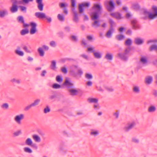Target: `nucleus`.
Instances as JSON below:
<instances>
[{"label":"nucleus","instance_id":"obj_39","mask_svg":"<svg viewBox=\"0 0 157 157\" xmlns=\"http://www.w3.org/2000/svg\"><path fill=\"white\" fill-rule=\"evenodd\" d=\"M88 101L90 103H97L98 101V99L96 98H89Z\"/></svg>","mask_w":157,"mask_h":157},{"label":"nucleus","instance_id":"obj_17","mask_svg":"<svg viewBox=\"0 0 157 157\" xmlns=\"http://www.w3.org/2000/svg\"><path fill=\"white\" fill-rule=\"evenodd\" d=\"M132 90V91L135 93L138 94L140 93V88L138 86H134L133 87Z\"/></svg>","mask_w":157,"mask_h":157},{"label":"nucleus","instance_id":"obj_36","mask_svg":"<svg viewBox=\"0 0 157 157\" xmlns=\"http://www.w3.org/2000/svg\"><path fill=\"white\" fill-rule=\"evenodd\" d=\"M17 20L19 22L24 24L25 21L23 17L22 16H18L17 17Z\"/></svg>","mask_w":157,"mask_h":157},{"label":"nucleus","instance_id":"obj_43","mask_svg":"<svg viewBox=\"0 0 157 157\" xmlns=\"http://www.w3.org/2000/svg\"><path fill=\"white\" fill-rule=\"evenodd\" d=\"M9 105L7 103H4L2 104L1 106V107L3 109H7L9 108Z\"/></svg>","mask_w":157,"mask_h":157},{"label":"nucleus","instance_id":"obj_45","mask_svg":"<svg viewBox=\"0 0 157 157\" xmlns=\"http://www.w3.org/2000/svg\"><path fill=\"white\" fill-rule=\"evenodd\" d=\"M56 80L58 82H61L63 81V79L62 76L58 75L56 77Z\"/></svg>","mask_w":157,"mask_h":157},{"label":"nucleus","instance_id":"obj_60","mask_svg":"<svg viewBox=\"0 0 157 157\" xmlns=\"http://www.w3.org/2000/svg\"><path fill=\"white\" fill-rule=\"evenodd\" d=\"M130 50L131 48L130 47H129L128 48V49L127 48H126L125 49L124 52L123 53L127 55L129 53Z\"/></svg>","mask_w":157,"mask_h":157},{"label":"nucleus","instance_id":"obj_3","mask_svg":"<svg viewBox=\"0 0 157 157\" xmlns=\"http://www.w3.org/2000/svg\"><path fill=\"white\" fill-rule=\"evenodd\" d=\"M90 6V3L89 2H85L80 4L78 5V10L79 13H82L84 10L85 7L88 8Z\"/></svg>","mask_w":157,"mask_h":157},{"label":"nucleus","instance_id":"obj_33","mask_svg":"<svg viewBox=\"0 0 157 157\" xmlns=\"http://www.w3.org/2000/svg\"><path fill=\"white\" fill-rule=\"evenodd\" d=\"M57 18L61 21H64L65 20V17L63 14H59L57 16Z\"/></svg>","mask_w":157,"mask_h":157},{"label":"nucleus","instance_id":"obj_57","mask_svg":"<svg viewBox=\"0 0 157 157\" xmlns=\"http://www.w3.org/2000/svg\"><path fill=\"white\" fill-rule=\"evenodd\" d=\"M83 74V72L81 69H79L78 70V72L77 73V75H78L81 76Z\"/></svg>","mask_w":157,"mask_h":157},{"label":"nucleus","instance_id":"obj_42","mask_svg":"<svg viewBox=\"0 0 157 157\" xmlns=\"http://www.w3.org/2000/svg\"><path fill=\"white\" fill-rule=\"evenodd\" d=\"M56 62L55 61H52V64L51 65V68L52 70H55L56 68Z\"/></svg>","mask_w":157,"mask_h":157},{"label":"nucleus","instance_id":"obj_4","mask_svg":"<svg viewBox=\"0 0 157 157\" xmlns=\"http://www.w3.org/2000/svg\"><path fill=\"white\" fill-rule=\"evenodd\" d=\"M63 85L65 86L68 89L70 88H72L74 87V84L71 82V80L69 78H66Z\"/></svg>","mask_w":157,"mask_h":157},{"label":"nucleus","instance_id":"obj_55","mask_svg":"<svg viewBox=\"0 0 157 157\" xmlns=\"http://www.w3.org/2000/svg\"><path fill=\"white\" fill-rule=\"evenodd\" d=\"M90 134L91 135H94L95 136H97L98 134V131H94L92 130L90 132Z\"/></svg>","mask_w":157,"mask_h":157},{"label":"nucleus","instance_id":"obj_50","mask_svg":"<svg viewBox=\"0 0 157 157\" xmlns=\"http://www.w3.org/2000/svg\"><path fill=\"white\" fill-rule=\"evenodd\" d=\"M21 133V130H19L18 131L15 132L13 133V136H17L19 135Z\"/></svg>","mask_w":157,"mask_h":157},{"label":"nucleus","instance_id":"obj_64","mask_svg":"<svg viewBox=\"0 0 157 157\" xmlns=\"http://www.w3.org/2000/svg\"><path fill=\"white\" fill-rule=\"evenodd\" d=\"M126 30V29L123 27H121L119 28L118 30L121 32H123L125 31Z\"/></svg>","mask_w":157,"mask_h":157},{"label":"nucleus","instance_id":"obj_53","mask_svg":"<svg viewBox=\"0 0 157 157\" xmlns=\"http://www.w3.org/2000/svg\"><path fill=\"white\" fill-rule=\"evenodd\" d=\"M11 81L12 82H15L18 84H20V81L19 79H16L14 78L12 79Z\"/></svg>","mask_w":157,"mask_h":157},{"label":"nucleus","instance_id":"obj_5","mask_svg":"<svg viewBox=\"0 0 157 157\" xmlns=\"http://www.w3.org/2000/svg\"><path fill=\"white\" fill-rule=\"evenodd\" d=\"M13 2L12 6L10 8V10L12 13L17 12L18 10V7L17 6V0H12Z\"/></svg>","mask_w":157,"mask_h":157},{"label":"nucleus","instance_id":"obj_63","mask_svg":"<svg viewBox=\"0 0 157 157\" xmlns=\"http://www.w3.org/2000/svg\"><path fill=\"white\" fill-rule=\"evenodd\" d=\"M56 94L51 95L48 98L50 100H53L56 98Z\"/></svg>","mask_w":157,"mask_h":157},{"label":"nucleus","instance_id":"obj_46","mask_svg":"<svg viewBox=\"0 0 157 157\" xmlns=\"http://www.w3.org/2000/svg\"><path fill=\"white\" fill-rule=\"evenodd\" d=\"M152 10L153 11V13L155 14V15L157 16V7L153 6L152 7Z\"/></svg>","mask_w":157,"mask_h":157},{"label":"nucleus","instance_id":"obj_37","mask_svg":"<svg viewBox=\"0 0 157 157\" xmlns=\"http://www.w3.org/2000/svg\"><path fill=\"white\" fill-rule=\"evenodd\" d=\"M23 150L26 153H31L32 152V151L31 149L28 147H24Z\"/></svg>","mask_w":157,"mask_h":157},{"label":"nucleus","instance_id":"obj_10","mask_svg":"<svg viewBox=\"0 0 157 157\" xmlns=\"http://www.w3.org/2000/svg\"><path fill=\"white\" fill-rule=\"evenodd\" d=\"M110 15L118 20L121 19L123 18V17H121V14L118 12L111 13H110Z\"/></svg>","mask_w":157,"mask_h":157},{"label":"nucleus","instance_id":"obj_1","mask_svg":"<svg viewBox=\"0 0 157 157\" xmlns=\"http://www.w3.org/2000/svg\"><path fill=\"white\" fill-rule=\"evenodd\" d=\"M92 9L94 11L90 14L91 20L94 21L92 24V26L96 28L100 26V22L98 19L99 15L102 13V6L100 3L94 4Z\"/></svg>","mask_w":157,"mask_h":157},{"label":"nucleus","instance_id":"obj_51","mask_svg":"<svg viewBox=\"0 0 157 157\" xmlns=\"http://www.w3.org/2000/svg\"><path fill=\"white\" fill-rule=\"evenodd\" d=\"M85 77L88 79H90L93 78L92 75L90 74L87 73L85 75Z\"/></svg>","mask_w":157,"mask_h":157},{"label":"nucleus","instance_id":"obj_38","mask_svg":"<svg viewBox=\"0 0 157 157\" xmlns=\"http://www.w3.org/2000/svg\"><path fill=\"white\" fill-rule=\"evenodd\" d=\"M132 41L129 38L127 39L125 42V44L128 46H130L132 44Z\"/></svg>","mask_w":157,"mask_h":157},{"label":"nucleus","instance_id":"obj_31","mask_svg":"<svg viewBox=\"0 0 157 157\" xmlns=\"http://www.w3.org/2000/svg\"><path fill=\"white\" fill-rule=\"evenodd\" d=\"M33 141L30 138H28L25 141V144L28 145L30 146L33 144Z\"/></svg>","mask_w":157,"mask_h":157},{"label":"nucleus","instance_id":"obj_24","mask_svg":"<svg viewBox=\"0 0 157 157\" xmlns=\"http://www.w3.org/2000/svg\"><path fill=\"white\" fill-rule=\"evenodd\" d=\"M18 49L16 50L15 51V53L17 54L18 55L20 56H23L24 55V52L20 50V48L19 47H17Z\"/></svg>","mask_w":157,"mask_h":157},{"label":"nucleus","instance_id":"obj_20","mask_svg":"<svg viewBox=\"0 0 157 157\" xmlns=\"http://www.w3.org/2000/svg\"><path fill=\"white\" fill-rule=\"evenodd\" d=\"M132 8L135 10L138 11L140 10V6L138 3H135L132 4Z\"/></svg>","mask_w":157,"mask_h":157},{"label":"nucleus","instance_id":"obj_49","mask_svg":"<svg viewBox=\"0 0 157 157\" xmlns=\"http://www.w3.org/2000/svg\"><path fill=\"white\" fill-rule=\"evenodd\" d=\"M21 11H23L25 13L26 12V7L24 6H19Z\"/></svg>","mask_w":157,"mask_h":157},{"label":"nucleus","instance_id":"obj_19","mask_svg":"<svg viewBox=\"0 0 157 157\" xmlns=\"http://www.w3.org/2000/svg\"><path fill=\"white\" fill-rule=\"evenodd\" d=\"M67 61L76 62V60L74 59L67 58L62 59H61V62L63 63H65Z\"/></svg>","mask_w":157,"mask_h":157},{"label":"nucleus","instance_id":"obj_28","mask_svg":"<svg viewBox=\"0 0 157 157\" xmlns=\"http://www.w3.org/2000/svg\"><path fill=\"white\" fill-rule=\"evenodd\" d=\"M152 77L151 76H149L146 78L145 80V83L148 84H150L152 82Z\"/></svg>","mask_w":157,"mask_h":157},{"label":"nucleus","instance_id":"obj_59","mask_svg":"<svg viewBox=\"0 0 157 157\" xmlns=\"http://www.w3.org/2000/svg\"><path fill=\"white\" fill-rule=\"evenodd\" d=\"M93 35H91L90 36H88L86 37L87 39L89 41H91L92 40H94V39L93 38Z\"/></svg>","mask_w":157,"mask_h":157},{"label":"nucleus","instance_id":"obj_25","mask_svg":"<svg viewBox=\"0 0 157 157\" xmlns=\"http://www.w3.org/2000/svg\"><path fill=\"white\" fill-rule=\"evenodd\" d=\"M126 55L123 53H118V56L122 59L124 61L127 60V57L126 56Z\"/></svg>","mask_w":157,"mask_h":157},{"label":"nucleus","instance_id":"obj_40","mask_svg":"<svg viewBox=\"0 0 157 157\" xmlns=\"http://www.w3.org/2000/svg\"><path fill=\"white\" fill-rule=\"evenodd\" d=\"M40 101V100L39 99H37L34 101V102L32 103V105H33V107L36 106L38 105Z\"/></svg>","mask_w":157,"mask_h":157},{"label":"nucleus","instance_id":"obj_32","mask_svg":"<svg viewBox=\"0 0 157 157\" xmlns=\"http://www.w3.org/2000/svg\"><path fill=\"white\" fill-rule=\"evenodd\" d=\"M29 32L28 29L25 28L23 29L20 32L21 34L22 35H24L26 34H28Z\"/></svg>","mask_w":157,"mask_h":157},{"label":"nucleus","instance_id":"obj_14","mask_svg":"<svg viewBox=\"0 0 157 157\" xmlns=\"http://www.w3.org/2000/svg\"><path fill=\"white\" fill-rule=\"evenodd\" d=\"M144 14H148L149 18L151 19H153L157 17V16L155 15V14H153L151 12H149L146 10H144Z\"/></svg>","mask_w":157,"mask_h":157},{"label":"nucleus","instance_id":"obj_62","mask_svg":"<svg viewBox=\"0 0 157 157\" xmlns=\"http://www.w3.org/2000/svg\"><path fill=\"white\" fill-rule=\"evenodd\" d=\"M32 107H33V106L32 105V104H30V105H28L27 106H26L25 108L24 109V110L25 111H28L29 109H30Z\"/></svg>","mask_w":157,"mask_h":157},{"label":"nucleus","instance_id":"obj_30","mask_svg":"<svg viewBox=\"0 0 157 157\" xmlns=\"http://www.w3.org/2000/svg\"><path fill=\"white\" fill-rule=\"evenodd\" d=\"M125 36L123 35H118L116 36V39L119 41L121 40L124 38Z\"/></svg>","mask_w":157,"mask_h":157},{"label":"nucleus","instance_id":"obj_58","mask_svg":"<svg viewBox=\"0 0 157 157\" xmlns=\"http://www.w3.org/2000/svg\"><path fill=\"white\" fill-rule=\"evenodd\" d=\"M87 51L89 52H91L94 53V47H89L87 49Z\"/></svg>","mask_w":157,"mask_h":157},{"label":"nucleus","instance_id":"obj_15","mask_svg":"<svg viewBox=\"0 0 157 157\" xmlns=\"http://www.w3.org/2000/svg\"><path fill=\"white\" fill-rule=\"evenodd\" d=\"M8 14V13L7 10L6 9L3 10H0V17L3 18L5 16L7 15Z\"/></svg>","mask_w":157,"mask_h":157},{"label":"nucleus","instance_id":"obj_52","mask_svg":"<svg viewBox=\"0 0 157 157\" xmlns=\"http://www.w3.org/2000/svg\"><path fill=\"white\" fill-rule=\"evenodd\" d=\"M50 111V109L49 106H47L44 110V112L45 113H47Z\"/></svg>","mask_w":157,"mask_h":157},{"label":"nucleus","instance_id":"obj_12","mask_svg":"<svg viewBox=\"0 0 157 157\" xmlns=\"http://www.w3.org/2000/svg\"><path fill=\"white\" fill-rule=\"evenodd\" d=\"M24 118L23 114H20L16 116L14 118L15 121L18 124L21 123V121Z\"/></svg>","mask_w":157,"mask_h":157},{"label":"nucleus","instance_id":"obj_2","mask_svg":"<svg viewBox=\"0 0 157 157\" xmlns=\"http://www.w3.org/2000/svg\"><path fill=\"white\" fill-rule=\"evenodd\" d=\"M105 5L107 10L111 12L114 10L115 4L113 0H110V1H106L105 2Z\"/></svg>","mask_w":157,"mask_h":157},{"label":"nucleus","instance_id":"obj_8","mask_svg":"<svg viewBox=\"0 0 157 157\" xmlns=\"http://www.w3.org/2000/svg\"><path fill=\"white\" fill-rule=\"evenodd\" d=\"M78 66L76 65H72L70 66V74L74 77L76 76L77 75V73L76 72L74 69H78Z\"/></svg>","mask_w":157,"mask_h":157},{"label":"nucleus","instance_id":"obj_26","mask_svg":"<svg viewBox=\"0 0 157 157\" xmlns=\"http://www.w3.org/2000/svg\"><path fill=\"white\" fill-rule=\"evenodd\" d=\"M114 29H111L110 28V29L106 33V36L108 38H110L112 36V34L114 31Z\"/></svg>","mask_w":157,"mask_h":157},{"label":"nucleus","instance_id":"obj_34","mask_svg":"<svg viewBox=\"0 0 157 157\" xmlns=\"http://www.w3.org/2000/svg\"><path fill=\"white\" fill-rule=\"evenodd\" d=\"M156 110V107L153 105L151 106L148 108V111L149 112L151 113L155 112Z\"/></svg>","mask_w":157,"mask_h":157},{"label":"nucleus","instance_id":"obj_13","mask_svg":"<svg viewBox=\"0 0 157 157\" xmlns=\"http://www.w3.org/2000/svg\"><path fill=\"white\" fill-rule=\"evenodd\" d=\"M35 15L37 17L41 19H43L46 17L45 14L42 12H36L35 13Z\"/></svg>","mask_w":157,"mask_h":157},{"label":"nucleus","instance_id":"obj_9","mask_svg":"<svg viewBox=\"0 0 157 157\" xmlns=\"http://www.w3.org/2000/svg\"><path fill=\"white\" fill-rule=\"evenodd\" d=\"M137 21L136 19H134L131 21V24L132 25V29L134 30H137L140 29V25L137 24Z\"/></svg>","mask_w":157,"mask_h":157},{"label":"nucleus","instance_id":"obj_29","mask_svg":"<svg viewBox=\"0 0 157 157\" xmlns=\"http://www.w3.org/2000/svg\"><path fill=\"white\" fill-rule=\"evenodd\" d=\"M32 137L35 141L38 142H40L41 141L40 137L36 135H33Z\"/></svg>","mask_w":157,"mask_h":157},{"label":"nucleus","instance_id":"obj_18","mask_svg":"<svg viewBox=\"0 0 157 157\" xmlns=\"http://www.w3.org/2000/svg\"><path fill=\"white\" fill-rule=\"evenodd\" d=\"M108 21L110 25V28L111 29H114L113 27L116 26L115 22L111 18H109L108 20Z\"/></svg>","mask_w":157,"mask_h":157},{"label":"nucleus","instance_id":"obj_35","mask_svg":"<svg viewBox=\"0 0 157 157\" xmlns=\"http://www.w3.org/2000/svg\"><path fill=\"white\" fill-rule=\"evenodd\" d=\"M38 52L39 55L41 56H43L44 55V52L43 49L41 48H39L38 49Z\"/></svg>","mask_w":157,"mask_h":157},{"label":"nucleus","instance_id":"obj_22","mask_svg":"<svg viewBox=\"0 0 157 157\" xmlns=\"http://www.w3.org/2000/svg\"><path fill=\"white\" fill-rule=\"evenodd\" d=\"M134 42L137 45H140L144 43V40L139 38H136L135 39Z\"/></svg>","mask_w":157,"mask_h":157},{"label":"nucleus","instance_id":"obj_56","mask_svg":"<svg viewBox=\"0 0 157 157\" xmlns=\"http://www.w3.org/2000/svg\"><path fill=\"white\" fill-rule=\"evenodd\" d=\"M71 40L73 41L74 42H77L78 41V39L75 36H71Z\"/></svg>","mask_w":157,"mask_h":157},{"label":"nucleus","instance_id":"obj_48","mask_svg":"<svg viewBox=\"0 0 157 157\" xmlns=\"http://www.w3.org/2000/svg\"><path fill=\"white\" fill-rule=\"evenodd\" d=\"M140 61L143 63V64L146 63L147 62V58L144 57H142L140 58Z\"/></svg>","mask_w":157,"mask_h":157},{"label":"nucleus","instance_id":"obj_11","mask_svg":"<svg viewBox=\"0 0 157 157\" xmlns=\"http://www.w3.org/2000/svg\"><path fill=\"white\" fill-rule=\"evenodd\" d=\"M136 124V122L135 121H133L128 126L124 127V129L126 132H128L134 128Z\"/></svg>","mask_w":157,"mask_h":157},{"label":"nucleus","instance_id":"obj_7","mask_svg":"<svg viewBox=\"0 0 157 157\" xmlns=\"http://www.w3.org/2000/svg\"><path fill=\"white\" fill-rule=\"evenodd\" d=\"M31 26V28L30 30V33L31 34H35L37 31L36 27L37 26L36 24L33 22H32L30 23Z\"/></svg>","mask_w":157,"mask_h":157},{"label":"nucleus","instance_id":"obj_41","mask_svg":"<svg viewBox=\"0 0 157 157\" xmlns=\"http://www.w3.org/2000/svg\"><path fill=\"white\" fill-rule=\"evenodd\" d=\"M52 87L55 89H58L61 88V86L57 83H54L52 86Z\"/></svg>","mask_w":157,"mask_h":157},{"label":"nucleus","instance_id":"obj_21","mask_svg":"<svg viewBox=\"0 0 157 157\" xmlns=\"http://www.w3.org/2000/svg\"><path fill=\"white\" fill-rule=\"evenodd\" d=\"M68 91L70 93V94L72 96L76 95L78 93V91L75 89H69Z\"/></svg>","mask_w":157,"mask_h":157},{"label":"nucleus","instance_id":"obj_47","mask_svg":"<svg viewBox=\"0 0 157 157\" xmlns=\"http://www.w3.org/2000/svg\"><path fill=\"white\" fill-rule=\"evenodd\" d=\"M44 5L43 4H38L37 7L38 9L40 11H42L43 10V7H44Z\"/></svg>","mask_w":157,"mask_h":157},{"label":"nucleus","instance_id":"obj_23","mask_svg":"<svg viewBox=\"0 0 157 157\" xmlns=\"http://www.w3.org/2000/svg\"><path fill=\"white\" fill-rule=\"evenodd\" d=\"M105 58L108 60H112L113 58V54L112 53H107L105 56Z\"/></svg>","mask_w":157,"mask_h":157},{"label":"nucleus","instance_id":"obj_16","mask_svg":"<svg viewBox=\"0 0 157 157\" xmlns=\"http://www.w3.org/2000/svg\"><path fill=\"white\" fill-rule=\"evenodd\" d=\"M59 6L61 8H63L64 10V13H65L66 14H67L68 13V11L67 10H66V7L67 6V4H66L64 3H61L59 4Z\"/></svg>","mask_w":157,"mask_h":157},{"label":"nucleus","instance_id":"obj_44","mask_svg":"<svg viewBox=\"0 0 157 157\" xmlns=\"http://www.w3.org/2000/svg\"><path fill=\"white\" fill-rule=\"evenodd\" d=\"M157 49V45L156 44L152 45L150 47L149 49L150 51H152L153 50L155 49V50Z\"/></svg>","mask_w":157,"mask_h":157},{"label":"nucleus","instance_id":"obj_54","mask_svg":"<svg viewBox=\"0 0 157 157\" xmlns=\"http://www.w3.org/2000/svg\"><path fill=\"white\" fill-rule=\"evenodd\" d=\"M71 6L73 8H75L76 6V2L75 0H71Z\"/></svg>","mask_w":157,"mask_h":157},{"label":"nucleus","instance_id":"obj_27","mask_svg":"<svg viewBox=\"0 0 157 157\" xmlns=\"http://www.w3.org/2000/svg\"><path fill=\"white\" fill-rule=\"evenodd\" d=\"M94 57L97 59L101 58L102 55L101 53L97 52H94Z\"/></svg>","mask_w":157,"mask_h":157},{"label":"nucleus","instance_id":"obj_6","mask_svg":"<svg viewBox=\"0 0 157 157\" xmlns=\"http://www.w3.org/2000/svg\"><path fill=\"white\" fill-rule=\"evenodd\" d=\"M72 10L73 14V21L75 23L78 22L79 21V14L78 13L77 11L75 10V8H72Z\"/></svg>","mask_w":157,"mask_h":157},{"label":"nucleus","instance_id":"obj_61","mask_svg":"<svg viewBox=\"0 0 157 157\" xmlns=\"http://www.w3.org/2000/svg\"><path fill=\"white\" fill-rule=\"evenodd\" d=\"M57 34L58 35V36L62 38H63V37L64 35H63V32H60L57 33Z\"/></svg>","mask_w":157,"mask_h":157}]
</instances>
